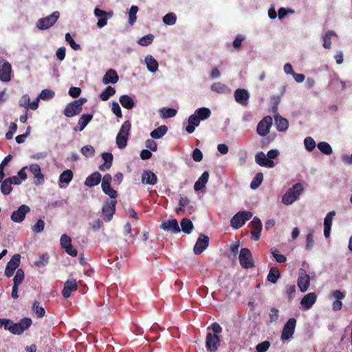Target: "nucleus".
I'll use <instances>...</instances> for the list:
<instances>
[{
  "mask_svg": "<svg viewBox=\"0 0 352 352\" xmlns=\"http://www.w3.org/2000/svg\"><path fill=\"white\" fill-rule=\"evenodd\" d=\"M296 200L292 190H288L282 197V202L285 205H290Z\"/></svg>",
  "mask_w": 352,
  "mask_h": 352,
  "instance_id": "nucleus-41",
  "label": "nucleus"
},
{
  "mask_svg": "<svg viewBox=\"0 0 352 352\" xmlns=\"http://www.w3.org/2000/svg\"><path fill=\"white\" fill-rule=\"evenodd\" d=\"M336 215V212L332 210L329 212L325 217L324 220V227H331L333 217Z\"/></svg>",
  "mask_w": 352,
  "mask_h": 352,
  "instance_id": "nucleus-60",
  "label": "nucleus"
},
{
  "mask_svg": "<svg viewBox=\"0 0 352 352\" xmlns=\"http://www.w3.org/2000/svg\"><path fill=\"white\" fill-rule=\"evenodd\" d=\"M81 153L86 157H93L95 149L91 145H85L81 148Z\"/></svg>",
  "mask_w": 352,
  "mask_h": 352,
  "instance_id": "nucleus-53",
  "label": "nucleus"
},
{
  "mask_svg": "<svg viewBox=\"0 0 352 352\" xmlns=\"http://www.w3.org/2000/svg\"><path fill=\"white\" fill-rule=\"evenodd\" d=\"M73 172L71 170L67 169L64 170L59 176V186L62 188L63 186L60 184L65 183L68 184L73 179Z\"/></svg>",
  "mask_w": 352,
  "mask_h": 352,
  "instance_id": "nucleus-33",
  "label": "nucleus"
},
{
  "mask_svg": "<svg viewBox=\"0 0 352 352\" xmlns=\"http://www.w3.org/2000/svg\"><path fill=\"white\" fill-rule=\"evenodd\" d=\"M24 279V272L22 269H18L16 270V274L14 276L13 282L14 285H19L22 283Z\"/></svg>",
  "mask_w": 352,
  "mask_h": 352,
  "instance_id": "nucleus-55",
  "label": "nucleus"
},
{
  "mask_svg": "<svg viewBox=\"0 0 352 352\" xmlns=\"http://www.w3.org/2000/svg\"><path fill=\"white\" fill-rule=\"evenodd\" d=\"M32 320L30 318H23L20 320L17 323H14L12 320V323L7 324L6 330H8L11 333L14 335H21L25 330L29 329L32 325Z\"/></svg>",
  "mask_w": 352,
  "mask_h": 352,
  "instance_id": "nucleus-1",
  "label": "nucleus"
},
{
  "mask_svg": "<svg viewBox=\"0 0 352 352\" xmlns=\"http://www.w3.org/2000/svg\"><path fill=\"white\" fill-rule=\"evenodd\" d=\"M270 346L269 341H263L256 345V349L257 352H266Z\"/></svg>",
  "mask_w": 352,
  "mask_h": 352,
  "instance_id": "nucleus-61",
  "label": "nucleus"
},
{
  "mask_svg": "<svg viewBox=\"0 0 352 352\" xmlns=\"http://www.w3.org/2000/svg\"><path fill=\"white\" fill-rule=\"evenodd\" d=\"M252 239L258 241L262 231V223L259 218L254 217L250 223Z\"/></svg>",
  "mask_w": 352,
  "mask_h": 352,
  "instance_id": "nucleus-17",
  "label": "nucleus"
},
{
  "mask_svg": "<svg viewBox=\"0 0 352 352\" xmlns=\"http://www.w3.org/2000/svg\"><path fill=\"white\" fill-rule=\"evenodd\" d=\"M45 222L42 219H38L36 223L32 226V230L34 232L39 233L44 230Z\"/></svg>",
  "mask_w": 352,
  "mask_h": 352,
  "instance_id": "nucleus-62",
  "label": "nucleus"
},
{
  "mask_svg": "<svg viewBox=\"0 0 352 352\" xmlns=\"http://www.w3.org/2000/svg\"><path fill=\"white\" fill-rule=\"evenodd\" d=\"M32 309L38 318H42L45 314V309L43 307L39 306V303L37 301H35L33 303Z\"/></svg>",
  "mask_w": 352,
  "mask_h": 352,
  "instance_id": "nucleus-54",
  "label": "nucleus"
},
{
  "mask_svg": "<svg viewBox=\"0 0 352 352\" xmlns=\"http://www.w3.org/2000/svg\"><path fill=\"white\" fill-rule=\"evenodd\" d=\"M190 203V200L187 197H180L179 200V207L176 210L177 214H183L185 212L184 207L187 206Z\"/></svg>",
  "mask_w": 352,
  "mask_h": 352,
  "instance_id": "nucleus-43",
  "label": "nucleus"
},
{
  "mask_svg": "<svg viewBox=\"0 0 352 352\" xmlns=\"http://www.w3.org/2000/svg\"><path fill=\"white\" fill-rule=\"evenodd\" d=\"M101 179V174L99 172L96 171L86 178L84 184L86 186L91 188L99 184Z\"/></svg>",
  "mask_w": 352,
  "mask_h": 352,
  "instance_id": "nucleus-20",
  "label": "nucleus"
},
{
  "mask_svg": "<svg viewBox=\"0 0 352 352\" xmlns=\"http://www.w3.org/2000/svg\"><path fill=\"white\" fill-rule=\"evenodd\" d=\"M298 286L302 292H305L308 289L310 285V277L307 274L306 271L300 269L298 274L297 280Z\"/></svg>",
  "mask_w": 352,
  "mask_h": 352,
  "instance_id": "nucleus-15",
  "label": "nucleus"
},
{
  "mask_svg": "<svg viewBox=\"0 0 352 352\" xmlns=\"http://www.w3.org/2000/svg\"><path fill=\"white\" fill-rule=\"evenodd\" d=\"M263 180V175L262 173H258L256 174L254 177L250 184V188L255 190L259 187Z\"/></svg>",
  "mask_w": 352,
  "mask_h": 352,
  "instance_id": "nucleus-44",
  "label": "nucleus"
},
{
  "mask_svg": "<svg viewBox=\"0 0 352 352\" xmlns=\"http://www.w3.org/2000/svg\"><path fill=\"white\" fill-rule=\"evenodd\" d=\"M210 89L212 91L221 94H226V92L229 91L228 87L225 84L220 82L213 83L211 85Z\"/></svg>",
  "mask_w": 352,
  "mask_h": 352,
  "instance_id": "nucleus-36",
  "label": "nucleus"
},
{
  "mask_svg": "<svg viewBox=\"0 0 352 352\" xmlns=\"http://www.w3.org/2000/svg\"><path fill=\"white\" fill-rule=\"evenodd\" d=\"M272 124V118L270 116L263 118L258 124L256 127L257 133L261 136H265L270 132Z\"/></svg>",
  "mask_w": 352,
  "mask_h": 352,
  "instance_id": "nucleus-10",
  "label": "nucleus"
},
{
  "mask_svg": "<svg viewBox=\"0 0 352 352\" xmlns=\"http://www.w3.org/2000/svg\"><path fill=\"white\" fill-rule=\"evenodd\" d=\"M182 230L186 234H190L193 230L192 221L187 218H184L180 222Z\"/></svg>",
  "mask_w": 352,
  "mask_h": 352,
  "instance_id": "nucleus-37",
  "label": "nucleus"
},
{
  "mask_svg": "<svg viewBox=\"0 0 352 352\" xmlns=\"http://www.w3.org/2000/svg\"><path fill=\"white\" fill-rule=\"evenodd\" d=\"M65 40L67 41L70 47L74 50H80L81 49L80 45L75 42L72 38L69 33L65 34Z\"/></svg>",
  "mask_w": 352,
  "mask_h": 352,
  "instance_id": "nucleus-57",
  "label": "nucleus"
},
{
  "mask_svg": "<svg viewBox=\"0 0 352 352\" xmlns=\"http://www.w3.org/2000/svg\"><path fill=\"white\" fill-rule=\"evenodd\" d=\"M116 200H108L103 205L102 208V217L105 222H109L113 219L116 212Z\"/></svg>",
  "mask_w": 352,
  "mask_h": 352,
  "instance_id": "nucleus-7",
  "label": "nucleus"
},
{
  "mask_svg": "<svg viewBox=\"0 0 352 352\" xmlns=\"http://www.w3.org/2000/svg\"><path fill=\"white\" fill-rule=\"evenodd\" d=\"M306 149L309 151H313L316 147V142L311 137H307L304 140Z\"/></svg>",
  "mask_w": 352,
  "mask_h": 352,
  "instance_id": "nucleus-58",
  "label": "nucleus"
},
{
  "mask_svg": "<svg viewBox=\"0 0 352 352\" xmlns=\"http://www.w3.org/2000/svg\"><path fill=\"white\" fill-rule=\"evenodd\" d=\"M177 16L175 13L169 12L163 17V22L168 25H174L176 23Z\"/></svg>",
  "mask_w": 352,
  "mask_h": 352,
  "instance_id": "nucleus-49",
  "label": "nucleus"
},
{
  "mask_svg": "<svg viewBox=\"0 0 352 352\" xmlns=\"http://www.w3.org/2000/svg\"><path fill=\"white\" fill-rule=\"evenodd\" d=\"M12 65L6 60H0V80L8 82L11 80Z\"/></svg>",
  "mask_w": 352,
  "mask_h": 352,
  "instance_id": "nucleus-9",
  "label": "nucleus"
},
{
  "mask_svg": "<svg viewBox=\"0 0 352 352\" xmlns=\"http://www.w3.org/2000/svg\"><path fill=\"white\" fill-rule=\"evenodd\" d=\"M296 320L294 318H289L285 324L280 338L282 340H287L292 338L295 332Z\"/></svg>",
  "mask_w": 352,
  "mask_h": 352,
  "instance_id": "nucleus-8",
  "label": "nucleus"
},
{
  "mask_svg": "<svg viewBox=\"0 0 352 352\" xmlns=\"http://www.w3.org/2000/svg\"><path fill=\"white\" fill-rule=\"evenodd\" d=\"M200 121L199 117L197 115H195V113L190 116L188 118V124L186 127V131L188 133H192L195 130V127L199 125Z\"/></svg>",
  "mask_w": 352,
  "mask_h": 352,
  "instance_id": "nucleus-27",
  "label": "nucleus"
},
{
  "mask_svg": "<svg viewBox=\"0 0 352 352\" xmlns=\"http://www.w3.org/2000/svg\"><path fill=\"white\" fill-rule=\"evenodd\" d=\"M209 179V173L207 171H205L202 173L201 177L198 179V180L195 182L194 185V189L195 191H199L203 189L206 183L208 182Z\"/></svg>",
  "mask_w": 352,
  "mask_h": 352,
  "instance_id": "nucleus-29",
  "label": "nucleus"
},
{
  "mask_svg": "<svg viewBox=\"0 0 352 352\" xmlns=\"http://www.w3.org/2000/svg\"><path fill=\"white\" fill-rule=\"evenodd\" d=\"M78 285L75 279L68 280L64 284L63 289L62 290V295L65 298H68L71 293L76 291Z\"/></svg>",
  "mask_w": 352,
  "mask_h": 352,
  "instance_id": "nucleus-19",
  "label": "nucleus"
},
{
  "mask_svg": "<svg viewBox=\"0 0 352 352\" xmlns=\"http://www.w3.org/2000/svg\"><path fill=\"white\" fill-rule=\"evenodd\" d=\"M252 213L250 211H239L232 218L231 226L234 229H239L244 226L246 221L252 217Z\"/></svg>",
  "mask_w": 352,
  "mask_h": 352,
  "instance_id": "nucleus-4",
  "label": "nucleus"
},
{
  "mask_svg": "<svg viewBox=\"0 0 352 352\" xmlns=\"http://www.w3.org/2000/svg\"><path fill=\"white\" fill-rule=\"evenodd\" d=\"M160 112L162 113V117L163 118H173L175 116L177 113V110L173 108H163L160 109Z\"/></svg>",
  "mask_w": 352,
  "mask_h": 352,
  "instance_id": "nucleus-50",
  "label": "nucleus"
},
{
  "mask_svg": "<svg viewBox=\"0 0 352 352\" xmlns=\"http://www.w3.org/2000/svg\"><path fill=\"white\" fill-rule=\"evenodd\" d=\"M275 123L276 129L278 131H285L287 129L289 123L287 119L283 118L280 116H275Z\"/></svg>",
  "mask_w": 352,
  "mask_h": 352,
  "instance_id": "nucleus-32",
  "label": "nucleus"
},
{
  "mask_svg": "<svg viewBox=\"0 0 352 352\" xmlns=\"http://www.w3.org/2000/svg\"><path fill=\"white\" fill-rule=\"evenodd\" d=\"M209 237L204 234H201L197 239L193 248L194 253L197 255L201 254L209 245Z\"/></svg>",
  "mask_w": 352,
  "mask_h": 352,
  "instance_id": "nucleus-13",
  "label": "nucleus"
},
{
  "mask_svg": "<svg viewBox=\"0 0 352 352\" xmlns=\"http://www.w3.org/2000/svg\"><path fill=\"white\" fill-rule=\"evenodd\" d=\"M131 127V122L126 120L120 129L119 133L116 137V144L119 148L122 149L126 146Z\"/></svg>",
  "mask_w": 352,
  "mask_h": 352,
  "instance_id": "nucleus-3",
  "label": "nucleus"
},
{
  "mask_svg": "<svg viewBox=\"0 0 352 352\" xmlns=\"http://www.w3.org/2000/svg\"><path fill=\"white\" fill-rule=\"evenodd\" d=\"M138 11V7L136 6H132L129 12V23L130 25H133L136 19V14Z\"/></svg>",
  "mask_w": 352,
  "mask_h": 352,
  "instance_id": "nucleus-51",
  "label": "nucleus"
},
{
  "mask_svg": "<svg viewBox=\"0 0 352 352\" xmlns=\"http://www.w3.org/2000/svg\"><path fill=\"white\" fill-rule=\"evenodd\" d=\"M316 294L314 292L306 294L301 300V305L306 309H309L316 300Z\"/></svg>",
  "mask_w": 352,
  "mask_h": 352,
  "instance_id": "nucleus-24",
  "label": "nucleus"
},
{
  "mask_svg": "<svg viewBox=\"0 0 352 352\" xmlns=\"http://www.w3.org/2000/svg\"><path fill=\"white\" fill-rule=\"evenodd\" d=\"M145 62L148 71L155 72L157 70L158 63L151 55H148L145 57Z\"/></svg>",
  "mask_w": 352,
  "mask_h": 352,
  "instance_id": "nucleus-34",
  "label": "nucleus"
},
{
  "mask_svg": "<svg viewBox=\"0 0 352 352\" xmlns=\"http://www.w3.org/2000/svg\"><path fill=\"white\" fill-rule=\"evenodd\" d=\"M160 228L166 231H171L173 233H177L180 232L177 221L175 219L168 220L162 223Z\"/></svg>",
  "mask_w": 352,
  "mask_h": 352,
  "instance_id": "nucleus-21",
  "label": "nucleus"
},
{
  "mask_svg": "<svg viewBox=\"0 0 352 352\" xmlns=\"http://www.w3.org/2000/svg\"><path fill=\"white\" fill-rule=\"evenodd\" d=\"M94 14L98 17L99 19L100 18H104V17H111L112 16V13L111 12H107L106 11H104L102 10H100L99 8H96L94 10Z\"/></svg>",
  "mask_w": 352,
  "mask_h": 352,
  "instance_id": "nucleus-64",
  "label": "nucleus"
},
{
  "mask_svg": "<svg viewBox=\"0 0 352 352\" xmlns=\"http://www.w3.org/2000/svg\"><path fill=\"white\" fill-rule=\"evenodd\" d=\"M336 33L332 30H329L326 32L325 35L323 37V47L327 49H329L331 46V38L333 36H335Z\"/></svg>",
  "mask_w": 352,
  "mask_h": 352,
  "instance_id": "nucleus-48",
  "label": "nucleus"
},
{
  "mask_svg": "<svg viewBox=\"0 0 352 352\" xmlns=\"http://www.w3.org/2000/svg\"><path fill=\"white\" fill-rule=\"evenodd\" d=\"M30 211V208L28 205H21L16 210L13 211L11 214V219L16 223L23 221L27 213Z\"/></svg>",
  "mask_w": 352,
  "mask_h": 352,
  "instance_id": "nucleus-12",
  "label": "nucleus"
},
{
  "mask_svg": "<svg viewBox=\"0 0 352 352\" xmlns=\"http://www.w3.org/2000/svg\"><path fill=\"white\" fill-rule=\"evenodd\" d=\"M318 149L325 155H330L332 153L333 150L330 144L326 142H321L318 144Z\"/></svg>",
  "mask_w": 352,
  "mask_h": 352,
  "instance_id": "nucleus-45",
  "label": "nucleus"
},
{
  "mask_svg": "<svg viewBox=\"0 0 352 352\" xmlns=\"http://www.w3.org/2000/svg\"><path fill=\"white\" fill-rule=\"evenodd\" d=\"M1 183V192L4 195H9L12 190V186L10 182L8 180V178L5 179H2V182H0Z\"/></svg>",
  "mask_w": 352,
  "mask_h": 352,
  "instance_id": "nucleus-39",
  "label": "nucleus"
},
{
  "mask_svg": "<svg viewBox=\"0 0 352 352\" xmlns=\"http://www.w3.org/2000/svg\"><path fill=\"white\" fill-rule=\"evenodd\" d=\"M54 92L50 89H44L41 92L39 98L45 100H50L54 98Z\"/></svg>",
  "mask_w": 352,
  "mask_h": 352,
  "instance_id": "nucleus-59",
  "label": "nucleus"
},
{
  "mask_svg": "<svg viewBox=\"0 0 352 352\" xmlns=\"http://www.w3.org/2000/svg\"><path fill=\"white\" fill-rule=\"evenodd\" d=\"M59 16V12L54 11L52 14L38 19L36 23V26L40 30H47L51 28L56 22Z\"/></svg>",
  "mask_w": 352,
  "mask_h": 352,
  "instance_id": "nucleus-6",
  "label": "nucleus"
},
{
  "mask_svg": "<svg viewBox=\"0 0 352 352\" xmlns=\"http://www.w3.org/2000/svg\"><path fill=\"white\" fill-rule=\"evenodd\" d=\"M195 113L197 115L200 120H205L210 116L211 111L209 108L201 107L197 109Z\"/></svg>",
  "mask_w": 352,
  "mask_h": 352,
  "instance_id": "nucleus-38",
  "label": "nucleus"
},
{
  "mask_svg": "<svg viewBox=\"0 0 352 352\" xmlns=\"http://www.w3.org/2000/svg\"><path fill=\"white\" fill-rule=\"evenodd\" d=\"M157 182V175L149 170H144L142 174V182L149 185H155Z\"/></svg>",
  "mask_w": 352,
  "mask_h": 352,
  "instance_id": "nucleus-23",
  "label": "nucleus"
},
{
  "mask_svg": "<svg viewBox=\"0 0 352 352\" xmlns=\"http://www.w3.org/2000/svg\"><path fill=\"white\" fill-rule=\"evenodd\" d=\"M101 188L104 194L107 195L111 199L116 200L118 197V192L111 187V185L102 186Z\"/></svg>",
  "mask_w": 352,
  "mask_h": 352,
  "instance_id": "nucleus-46",
  "label": "nucleus"
},
{
  "mask_svg": "<svg viewBox=\"0 0 352 352\" xmlns=\"http://www.w3.org/2000/svg\"><path fill=\"white\" fill-rule=\"evenodd\" d=\"M154 36L152 34H146L139 39L138 43L142 46H148L152 43Z\"/></svg>",
  "mask_w": 352,
  "mask_h": 352,
  "instance_id": "nucleus-47",
  "label": "nucleus"
},
{
  "mask_svg": "<svg viewBox=\"0 0 352 352\" xmlns=\"http://www.w3.org/2000/svg\"><path fill=\"white\" fill-rule=\"evenodd\" d=\"M21 261V255L19 254H14L10 261L7 263L5 270V275L10 278L13 276L14 271L19 266Z\"/></svg>",
  "mask_w": 352,
  "mask_h": 352,
  "instance_id": "nucleus-11",
  "label": "nucleus"
},
{
  "mask_svg": "<svg viewBox=\"0 0 352 352\" xmlns=\"http://www.w3.org/2000/svg\"><path fill=\"white\" fill-rule=\"evenodd\" d=\"M234 96L235 101L238 104L243 107L248 106L250 99V94L248 90L241 88L236 89L234 91Z\"/></svg>",
  "mask_w": 352,
  "mask_h": 352,
  "instance_id": "nucleus-16",
  "label": "nucleus"
},
{
  "mask_svg": "<svg viewBox=\"0 0 352 352\" xmlns=\"http://www.w3.org/2000/svg\"><path fill=\"white\" fill-rule=\"evenodd\" d=\"M239 259L241 266L244 269H250L254 267L252 254L251 251L247 248H241Z\"/></svg>",
  "mask_w": 352,
  "mask_h": 352,
  "instance_id": "nucleus-5",
  "label": "nucleus"
},
{
  "mask_svg": "<svg viewBox=\"0 0 352 352\" xmlns=\"http://www.w3.org/2000/svg\"><path fill=\"white\" fill-rule=\"evenodd\" d=\"M12 155H8L4 157L1 163L0 164V182H2V179L5 177L4 174V168L5 166L9 163V162L12 160Z\"/></svg>",
  "mask_w": 352,
  "mask_h": 352,
  "instance_id": "nucleus-52",
  "label": "nucleus"
},
{
  "mask_svg": "<svg viewBox=\"0 0 352 352\" xmlns=\"http://www.w3.org/2000/svg\"><path fill=\"white\" fill-rule=\"evenodd\" d=\"M219 336L214 333H208L206 336V346L208 351L214 352L220 344Z\"/></svg>",
  "mask_w": 352,
  "mask_h": 352,
  "instance_id": "nucleus-14",
  "label": "nucleus"
},
{
  "mask_svg": "<svg viewBox=\"0 0 352 352\" xmlns=\"http://www.w3.org/2000/svg\"><path fill=\"white\" fill-rule=\"evenodd\" d=\"M119 80V76L116 70L113 69H108L102 78V82L105 85L111 83L115 84Z\"/></svg>",
  "mask_w": 352,
  "mask_h": 352,
  "instance_id": "nucleus-22",
  "label": "nucleus"
},
{
  "mask_svg": "<svg viewBox=\"0 0 352 352\" xmlns=\"http://www.w3.org/2000/svg\"><path fill=\"white\" fill-rule=\"evenodd\" d=\"M87 102L85 98H80L67 104L63 113L67 118H72L78 115L82 110V105Z\"/></svg>",
  "mask_w": 352,
  "mask_h": 352,
  "instance_id": "nucleus-2",
  "label": "nucleus"
},
{
  "mask_svg": "<svg viewBox=\"0 0 352 352\" xmlns=\"http://www.w3.org/2000/svg\"><path fill=\"white\" fill-rule=\"evenodd\" d=\"M296 292V288L294 284L287 285L285 286V294L289 301H292L294 298Z\"/></svg>",
  "mask_w": 352,
  "mask_h": 352,
  "instance_id": "nucleus-42",
  "label": "nucleus"
},
{
  "mask_svg": "<svg viewBox=\"0 0 352 352\" xmlns=\"http://www.w3.org/2000/svg\"><path fill=\"white\" fill-rule=\"evenodd\" d=\"M270 252L274 258L276 259V262L283 263L287 261L286 256L282 254H280L278 250L276 249H271Z\"/></svg>",
  "mask_w": 352,
  "mask_h": 352,
  "instance_id": "nucleus-56",
  "label": "nucleus"
},
{
  "mask_svg": "<svg viewBox=\"0 0 352 352\" xmlns=\"http://www.w3.org/2000/svg\"><path fill=\"white\" fill-rule=\"evenodd\" d=\"M280 277V272L278 267H272L270 269L269 273L267 276V280L275 284L277 283L278 278Z\"/></svg>",
  "mask_w": 352,
  "mask_h": 352,
  "instance_id": "nucleus-30",
  "label": "nucleus"
},
{
  "mask_svg": "<svg viewBox=\"0 0 352 352\" xmlns=\"http://www.w3.org/2000/svg\"><path fill=\"white\" fill-rule=\"evenodd\" d=\"M294 193V196L296 197V199L298 198L300 192L303 190V187L300 183H296L293 186L292 188H289Z\"/></svg>",
  "mask_w": 352,
  "mask_h": 352,
  "instance_id": "nucleus-63",
  "label": "nucleus"
},
{
  "mask_svg": "<svg viewBox=\"0 0 352 352\" xmlns=\"http://www.w3.org/2000/svg\"><path fill=\"white\" fill-rule=\"evenodd\" d=\"M93 116L91 114H83L79 118L77 125L74 127L76 131H82L89 122L92 120Z\"/></svg>",
  "mask_w": 352,
  "mask_h": 352,
  "instance_id": "nucleus-25",
  "label": "nucleus"
},
{
  "mask_svg": "<svg viewBox=\"0 0 352 352\" xmlns=\"http://www.w3.org/2000/svg\"><path fill=\"white\" fill-rule=\"evenodd\" d=\"M30 171L34 175V177L38 179L36 184H40L44 182V175L41 171V167L37 164H32L30 166Z\"/></svg>",
  "mask_w": 352,
  "mask_h": 352,
  "instance_id": "nucleus-28",
  "label": "nucleus"
},
{
  "mask_svg": "<svg viewBox=\"0 0 352 352\" xmlns=\"http://www.w3.org/2000/svg\"><path fill=\"white\" fill-rule=\"evenodd\" d=\"M102 157L104 162L103 164L99 166V170L104 171L109 169L112 166L113 156L111 153H103L102 154Z\"/></svg>",
  "mask_w": 352,
  "mask_h": 352,
  "instance_id": "nucleus-26",
  "label": "nucleus"
},
{
  "mask_svg": "<svg viewBox=\"0 0 352 352\" xmlns=\"http://www.w3.org/2000/svg\"><path fill=\"white\" fill-rule=\"evenodd\" d=\"M167 131L168 127L166 125H162L152 131L150 135L153 139H160L166 133Z\"/></svg>",
  "mask_w": 352,
  "mask_h": 352,
  "instance_id": "nucleus-35",
  "label": "nucleus"
},
{
  "mask_svg": "<svg viewBox=\"0 0 352 352\" xmlns=\"http://www.w3.org/2000/svg\"><path fill=\"white\" fill-rule=\"evenodd\" d=\"M255 162L261 166L267 168H273L275 166L274 162L272 160L268 159L267 156L262 152H258L255 155Z\"/></svg>",
  "mask_w": 352,
  "mask_h": 352,
  "instance_id": "nucleus-18",
  "label": "nucleus"
},
{
  "mask_svg": "<svg viewBox=\"0 0 352 352\" xmlns=\"http://www.w3.org/2000/svg\"><path fill=\"white\" fill-rule=\"evenodd\" d=\"M116 94V89L111 86H108L107 88L100 93V98L103 101H107L111 96Z\"/></svg>",
  "mask_w": 352,
  "mask_h": 352,
  "instance_id": "nucleus-40",
  "label": "nucleus"
},
{
  "mask_svg": "<svg viewBox=\"0 0 352 352\" xmlns=\"http://www.w3.org/2000/svg\"><path fill=\"white\" fill-rule=\"evenodd\" d=\"M119 100L122 106L126 109H132L135 107L133 99L128 95H122Z\"/></svg>",
  "mask_w": 352,
  "mask_h": 352,
  "instance_id": "nucleus-31",
  "label": "nucleus"
}]
</instances>
